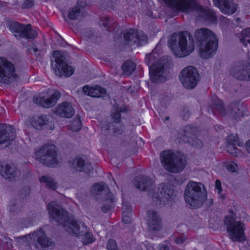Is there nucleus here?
<instances>
[{"label": "nucleus", "mask_w": 250, "mask_h": 250, "mask_svg": "<svg viewBox=\"0 0 250 250\" xmlns=\"http://www.w3.org/2000/svg\"><path fill=\"white\" fill-rule=\"evenodd\" d=\"M186 241V238L182 236H179L175 238V242L177 244H182Z\"/></svg>", "instance_id": "603ef678"}, {"label": "nucleus", "mask_w": 250, "mask_h": 250, "mask_svg": "<svg viewBox=\"0 0 250 250\" xmlns=\"http://www.w3.org/2000/svg\"><path fill=\"white\" fill-rule=\"evenodd\" d=\"M32 126L38 130H53L54 129V124L50 121L45 114L33 116L30 120Z\"/></svg>", "instance_id": "a211bd4d"}, {"label": "nucleus", "mask_w": 250, "mask_h": 250, "mask_svg": "<svg viewBox=\"0 0 250 250\" xmlns=\"http://www.w3.org/2000/svg\"><path fill=\"white\" fill-rule=\"evenodd\" d=\"M133 182L137 188L144 191H150L153 185L152 179L149 176L143 174H140L136 176Z\"/></svg>", "instance_id": "4be33fe9"}, {"label": "nucleus", "mask_w": 250, "mask_h": 250, "mask_svg": "<svg viewBox=\"0 0 250 250\" xmlns=\"http://www.w3.org/2000/svg\"><path fill=\"white\" fill-rule=\"evenodd\" d=\"M55 113L61 117L70 118L74 115L75 111L70 103L63 102L57 105Z\"/></svg>", "instance_id": "393cba45"}, {"label": "nucleus", "mask_w": 250, "mask_h": 250, "mask_svg": "<svg viewBox=\"0 0 250 250\" xmlns=\"http://www.w3.org/2000/svg\"><path fill=\"white\" fill-rule=\"evenodd\" d=\"M10 31L15 34V37L27 40H34L38 35V32L32 28L30 24H25L16 21L9 20L8 21Z\"/></svg>", "instance_id": "9d476101"}, {"label": "nucleus", "mask_w": 250, "mask_h": 250, "mask_svg": "<svg viewBox=\"0 0 250 250\" xmlns=\"http://www.w3.org/2000/svg\"><path fill=\"white\" fill-rule=\"evenodd\" d=\"M194 36L200 57L206 60L212 58L218 47V40L214 32L208 28H201L195 31Z\"/></svg>", "instance_id": "7ed1b4c3"}, {"label": "nucleus", "mask_w": 250, "mask_h": 250, "mask_svg": "<svg viewBox=\"0 0 250 250\" xmlns=\"http://www.w3.org/2000/svg\"><path fill=\"white\" fill-rule=\"evenodd\" d=\"M237 219V216H231V215H226L225 217L224 223V224L227 227H229L231 225H234L236 224V220Z\"/></svg>", "instance_id": "a19ab883"}, {"label": "nucleus", "mask_w": 250, "mask_h": 250, "mask_svg": "<svg viewBox=\"0 0 250 250\" xmlns=\"http://www.w3.org/2000/svg\"><path fill=\"white\" fill-rule=\"evenodd\" d=\"M76 161L78 171L84 172L87 174L91 172V170L93 169L91 165L90 164H86L85 160L82 157H79L72 160H70L68 161V163L73 165Z\"/></svg>", "instance_id": "cd10ccee"}, {"label": "nucleus", "mask_w": 250, "mask_h": 250, "mask_svg": "<svg viewBox=\"0 0 250 250\" xmlns=\"http://www.w3.org/2000/svg\"><path fill=\"white\" fill-rule=\"evenodd\" d=\"M185 227L186 229L187 228L186 225H185L184 224L180 225L178 227Z\"/></svg>", "instance_id": "0e129e2a"}, {"label": "nucleus", "mask_w": 250, "mask_h": 250, "mask_svg": "<svg viewBox=\"0 0 250 250\" xmlns=\"http://www.w3.org/2000/svg\"><path fill=\"white\" fill-rule=\"evenodd\" d=\"M159 250H169V248L168 246L165 244H160L158 246Z\"/></svg>", "instance_id": "6e6d98bb"}, {"label": "nucleus", "mask_w": 250, "mask_h": 250, "mask_svg": "<svg viewBox=\"0 0 250 250\" xmlns=\"http://www.w3.org/2000/svg\"><path fill=\"white\" fill-rule=\"evenodd\" d=\"M8 241H9V242L7 241L6 243L3 244V245H7V250H10L13 248V245H12V243H11V239L10 238H8Z\"/></svg>", "instance_id": "4d7b16f0"}, {"label": "nucleus", "mask_w": 250, "mask_h": 250, "mask_svg": "<svg viewBox=\"0 0 250 250\" xmlns=\"http://www.w3.org/2000/svg\"><path fill=\"white\" fill-rule=\"evenodd\" d=\"M114 195L110 191L109 188H107L106 194L105 195L104 200L106 202H108V204H105L101 207V210L104 213H108L115 207Z\"/></svg>", "instance_id": "7c9ffc66"}, {"label": "nucleus", "mask_w": 250, "mask_h": 250, "mask_svg": "<svg viewBox=\"0 0 250 250\" xmlns=\"http://www.w3.org/2000/svg\"><path fill=\"white\" fill-rule=\"evenodd\" d=\"M113 109L112 111H115L116 110H119L120 107H119V104L116 102H115L113 105Z\"/></svg>", "instance_id": "052dcab7"}, {"label": "nucleus", "mask_w": 250, "mask_h": 250, "mask_svg": "<svg viewBox=\"0 0 250 250\" xmlns=\"http://www.w3.org/2000/svg\"><path fill=\"white\" fill-rule=\"evenodd\" d=\"M240 103L238 102H233L229 104L228 107L227 113L228 115L236 120L240 117H243L244 114L239 108Z\"/></svg>", "instance_id": "c756f323"}, {"label": "nucleus", "mask_w": 250, "mask_h": 250, "mask_svg": "<svg viewBox=\"0 0 250 250\" xmlns=\"http://www.w3.org/2000/svg\"><path fill=\"white\" fill-rule=\"evenodd\" d=\"M16 134L13 125L0 123V146L13 141L16 137Z\"/></svg>", "instance_id": "aec40b11"}, {"label": "nucleus", "mask_w": 250, "mask_h": 250, "mask_svg": "<svg viewBox=\"0 0 250 250\" xmlns=\"http://www.w3.org/2000/svg\"><path fill=\"white\" fill-rule=\"evenodd\" d=\"M86 1L84 0H78L77 2V6L76 7H78L79 8H84L86 6Z\"/></svg>", "instance_id": "3c124183"}, {"label": "nucleus", "mask_w": 250, "mask_h": 250, "mask_svg": "<svg viewBox=\"0 0 250 250\" xmlns=\"http://www.w3.org/2000/svg\"><path fill=\"white\" fill-rule=\"evenodd\" d=\"M46 209L51 219L64 227L66 223H68L70 226L68 227L70 234L77 237L82 236V241L84 245H88L95 241L91 232L87 231L83 234L80 231V226L78 221L74 218H70L68 211L56 202L53 201L49 202Z\"/></svg>", "instance_id": "f257e3e1"}, {"label": "nucleus", "mask_w": 250, "mask_h": 250, "mask_svg": "<svg viewBox=\"0 0 250 250\" xmlns=\"http://www.w3.org/2000/svg\"><path fill=\"white\" fill-rule=\"evenodd\" d=\"M81 13V9L78 7L70 8L68 11V17L71 20L78 19Z\"/></svg>", "instance_id": "ea45409f"}, {"label": "nucleus", "mask_w": 250, "mask_h": 250, "mask_svg": "<svg viewBox=\"0 0 250 250\" xmlns=\"http://www.w3.org/2000/svg\"><path fill=\"white\" fill-rule=\"evenodd\" d=\"M221 127H222V126H221L220 127H219V128L221 129Z\"/></svg>", "instance_id": "774afa93"}, {"label": "nucleus", "mask_w": 250, "mask_h": 250, "mask_svg": "<svg viewBox=\"0 0 250 250\" xmlns=\"http://www.w3.org/2000/svg\"><path fill=\"white\" fill-rule=\"evenodd\" d=\"M157 202L164 205L172 204L177 200V192L174 189L173 185L162 183L159 185L158 192L153 197Z\"/></svg>", "instance_id": "ddd939ff"}, {"label": "nucleus", "mask_w": 250, "mask_h": 250, "mask_svg": "<svg viewBox=\"0 0 250 250\" xmlns=\"http://www.w3.org/2000/svg\"><path fill=\"white\" fill-rule=\"evenodd\" d=\"M44 1H47L48 0H43Z\"/></svg>", "instance_id": "338daca9"}, {"label": "nucleus", "mask_w": 250, "mask_h": 250, "mask_svg": "<svg viewBox=\"0 0 250 250\" xmlns=\"http://www.w3.org/2000/svg\"><path fill=\"white\" fill-rule=\"evenodd\" d=\"M215 189L217 190V193L220 194L222 192V185H221V182L220 180L217 179L215 181Z\"/></svg>", "instance_id": "de8ad7c7"}, {"label": "nucleus", "mask_w": 250, "mask_h": 250, "mask_svg": "<svg viewBox=\"0 0 250 250\" xmlns=\"http://www.w3.org/2000/svg\"><path fill=\"white\" fill-rule=\"evenodd\" d=\"M105 188V184L104 182H101L99 183H94L91 188V190L92 192H96L95 198L96 200L99 199V197H98L99 195L101 194V192H103Z\"/></svg>", "instance_id": "c9c22d12"}, {"label": "nucleus", "mask_w": 250, "mask_h": 250, "mask_svg": "<svg viewBox=\"0 0 250 250\" xmlns=\"http://www.w3.org/2000/svg\"><path fill=\"white\" fill-rule=\"evenodd\" d=\"M34 0H24L21 4L22 9H30L34 6Z\"/></svg>", "instance_id": "c03bdc74"}, {"label": "nucleus", "mask_w": 250, "mask_h": 250, "mask_svg": "<svg viewBox=\"0 0 250 250\" xmlns=\"http://www.w3.org/2000/svg\"><path fill=\"white\" fill-rule=\"evenodd\" d=\"M157 58L152 53L147 54L146 61L149 66V78L153 83H159L166 81L163 76L165 70V63L160 60H156Z\"/></svg>", "instance_id": "0eeeda50"}, {"label": "nucleus", "mask_w": 250, "mask_h": 250, "mask_svg": "<svg viewBox=\"0 0 250 250\" xmlns=\"http://www.w3.org/2000/svg\"><path fill=\"white\" fill-rule=\"evenodd\" d=\"M228 211H229V213L230 214L229 215L237 216L235 212H234V211L233 210V209H232V208L229 209Z\"/></svg>", "instance_id": "680f3d73"}, {"label": "nucleus", "mask_w": 250, "mask_h": 250, "mask_svg": "<svg viewBox=\"0 0 250 250\" xmlns=\"http://www.w3.org/2000/svg\"><path fill=\"white\" fill-rule=\"evenodd\" d=\"M111 117L114 122L116 124H119L121 122L122 115L119 110H116L112 111Z\"/></svg>", "instance_id": "79ce46f5"}, {"label": "nucleus", "mask_w": 250, "mask_h": 250, "mask_svg": "<svg viewBox=\"0 0 250 250\" xmlns=\"http://www.w3.org/2000/svg\"><path fill=\"white\" fill-rule=\"evenodd\" d=\"M21 193L22 194H23L25 197H27V196H29L31 192V189L30 188L27 186H24L21 189Z\"/></svg>", "instance_id": "09e8293b"}, {"label": "nucleus", "mask_w": 250, "mask_h": 250, "mask_svg": "<svg viewBox=\"0 0 250 250\" xmlns=\"http://www.w3.org/2000/svg\"><path fill=\"white\" fill-rule=\"evenodd\" d=\"M148 217L147 225L150 231H156L160 230L162 228V219L158 215L156 211L149 209L147 213Z\"/></svg>", "instance_id": "5701e85b"}, {"label": "nucleus", "mask_w": 250, "mask_h": 250, "mask_svg": "<svg viewBox=\"0 0 250 250\" xmlns=\"http://www.w3.org/2000/svg\"><path fill=\"white\" fill-rule=\"evenodd\" d=\"M214 5L224 14H232L237 10V5L233 0H212Z\"/></svg>", "instance_id": "b1692460"}, {"label": "nucleus", "mask_w": 250, "mask_h": 250, "mask_svg": "<svg viewBox=\"0 0 250 250\" xmlns=\"http://www.w3.org/2000/svg\"><path fill=\"white\" fill-rule=\"evenodd\" d=\"M199 74L196 68L188 66L184 68L179 74V80L183 86L187 89L194 88L198 83Z\"/></svg>", "instance_id": "4468645a"}, {"label": "nucleus", "mask_w": 250, "mask_h": 250, "mask_svg": "<svg viewBox=\"0 0 250 250\" xmlns=\"http://www.w3.org/2000/svg\"><path fill=\"white\" fill-rule=\"evenodd\" d=\"M202 192L200 185L190 181L187 185L184 192V199L187 204L193 208H197L202 205Z\"/></svg>", "instance_id": "6e6552de"}, {"label": "nucleus", "mask_w": 250, "mask_h": 250, "mask_svg": "<svg viewBox=\"0 0 250 250\" xmlns=\"http://www.w3.org/2000/svg\"><path fill=\"white\" fill-rule=\"evenodd\" d=\"M227 151L228 153L235 157H238L241 155L242 151L236 147V145L239 146H242V144L239 141L237 134H230L227 137Z\"/></svg>", "instance_id": "412c9836"}, {"label": "nucleus", "mask_w": 250, "mask_h": 250, "mask_svg": "<svg viewBox=\"0 0 250 250\" xmlns=\"http://www.w3.org/2000/svg\"><path fill=\"white\" fill-rule=\"evenodd\" d=\"M83 90L84 94L94 98H100L106 92L105 88L99 85L90 87L86 85L83 86Z\"/></svg>", "instance_id": "c85d7f7f"}, {"label": "nucleus", "mask_w": 250, "mask_h": 250, "mask_svg": "<svg viewBox=\"0 0 250 250\" xmlns=\"http://www.w3.org/2000/svg\"><path fill=\"white\" fill-rule=\"evenodd\" d=\"M121 68L124 74L126 76H130L135 70L136 64L131 60H128L124 62Z\"/></svg>", "instance_id": "473e14b6"}, {"label": "nucleus", "mask_w": 250, "mask_h": 250, "mask_svg": "<svg viewBox=\"0 0 250 250\" xmlns=\"http://www.w3.org/2000/svg\"><path fill=\"white\" fill-rule=\"evenodd\" d=\"M169 120V117L167 116L165 118V121H168Z\"/></svg>", "instance_id": "e2e57ef3"}, {"label": "nucleus", "mask_w": 250, "mask_h": 250, "mask_svg": "<svg viewBox=\"0 0 250 250\" xmlns=\"http://www.w3.org/2000/svg\"><path fill=\"white\" fill-rule=\"evenodd\" d=\"M9 211L10 212H15L18 210H20L21 208L23 207V205L20 206V208H19V205L16 201L11 202V204L9 205Z\"/></svg>", "instance_id": "a18cd8bd"}, {"label": "nucleus", "mask_w": 250, "mask_h": 250, "mask_svg": "<svg viewBox=\"0 0 250 250\" xmlns=\"http://www.w3.org/2000/svg\"><path fill=\"white\" fill-rule=\"evenodd\" d=\"M167 44L174 55L178 58L188 56L195 47L194 38L188 31L179 32L178 41L175 36L172 35L168 40Z\"/></svg>", "instance_id": "20e7f679"}, {"label": "nucleus", "mask_w": 250, "mask_h": 250, "mask_svg": "<svg viewBox=\"0 0 250 250\" xmlns=\"http://www.w3.org/2000/svg\"><path fill=\"white\" fill-rule=\"evenodd\" d=\"M40 183H43L46 184L47 188L55 190L57 188V183L55 182L54 179L48 176H42L39 179Z\"/></svg>", "instance_id": "f704fd0d"}, {"label": "nucleus", "mask_w": 250, "mask_h": 250, "mask_svg": "<svg viewBox=\"0 0 250 250\" xmlns=\"http://www.w3.org/2000/svg\"><path fill=\"white\" fill-rule=\"evenodd\" d=\"M198 128L192 125H188L182 126L178 131V134L182 141L193 147L199 149L203 146L202 141L198 138Z\"/></svg>", "instance_id": "1a4fd4ad"}, {"label": "nucleus", "mask_w": 250, "mask_h": 250, "mask_svg": "<svg viewBox=\"0 0 250 250\" xmlns=\"http://www.w3.org/2000/svg\"><path fill=\"white\" fill-rule=\"evenodd\" d=\"M134 33L135 29L134 28H129L122 32L124 40L126 43H129L131 41H133Z\"/></svg>", "instance_id": "e433bc0d"}, {"label": "nucleus", "mask_w": 250, "mask_h": 250, "mask_svg": "<svg viewBox=\"0 0 250 250\" xmlns=\"http://www.w3.org/2000/svg\"><path fill=\"white\" fill-rule=\"evenodd\" d=\"M122 221L125 224H129L131 222L132 208L128 203L123 201Z\"/></svg>", "instance_id": "2f4dec72"}, {"label": "nucleus", "mask_w": 250, "mask_h": 250, "mask_svg": "<svg viewBox=\"0 0 250 250\" xmlns=\"http://www.w3.org/2000/svg\"><path fill=\"white\" fill-rule=\"evenodd\" d=\"M223 165L228 171L232 173L235 172L238 168L237 164L233 161H225L223 162Z\"/></svg>", "instance_id": "58836bf2"}, {"label": "nucleus", "mask_w": 250, "mask_h": 250, "mask_svg": "<svg viewBox=\"0 0 250 250\" xmlns=\"http://www.w3.org/2000/svg\"><path fill=\"white\" fill-rule=\"evenodd\" d=\"M7 4V2L0 0V11L4 10L6 8Z\"/></svg>", "instance_id": "5fc2aeb1"}, {"label": "nucleus", "mask_w": 250, "mask_h": 250, "mask_svg": "<svg viewBox=\"0 0 250 250\" xmlns=\"http://www.w3.org/2000/svg\"><path fill=\"white\" fill-rule=\"evenodd\" d=\"M52 56L55 62L54 70L59 76L69 77L74 74V68L68 64V60L62 51L54 50Z\"/></svg>", "instance_id": "9b49d317"}, {"label": "nucleus", "mask_w": 250, "mask_h": 250, "mask_svg": "<svg viewBox=\"0 0 250 250\" xmlns=\"http://www.w3.org/2000/svg\"><path fill=\"white\" fill-rule=\"evenodd\" d=\"M61 96V92L56 90L47 98L44 96L34 97L33 101L35 104L40 106L49 108L54 106L56 104Z\"/></svg>", "instance_id": "6ab92c4d"}, {"label": "nucleus", "mask_w": 250, "mask_h": 250, "mask_svg": "<svg viewBox=\"0 0 250 250\" xmlns=\"http://www.w3.org/2000/svg\"><path fill=\"white\" fill-rule=\"evenodd\" d=\"M236 21H237V22H239L240 21H241V19L240 18H237L236 19Z\"/></svg>", "instance_id": "69168bd1"}, {"label": "nucleus", "mask_w": 250, "mask_h": 250, "mask_svg": "<svg viewBox=\"0 0 250 250\" xmlns=\"http://www.w3.org/2000/svg\"><path fill=\"white\" fill-rule=\"evenodd\" d=\"M230 74L241 81H250V62L243 61L238 62L230 69Z\"/></svg>", "instance_id": "dca6fc26"}, {"label": "nucleus", "mask_w": 250, "mask_h": 250, "mask_svg": "<svg viewBox=\"0 0 250 250\" xmlns=\"http://www.w3.org/2000/svg\"><path fill=\"white\" fill-rule=\"evenodd\" d=\"M95 36V32L93 29L90 28L86 31V37L89 39H92Z\"/></svg>", "instance_id": "8fccbe9b"}, {"label": "nucleus", "mask_w": 250, "mask_h": 250, "mask_svg": "<svg viewBox=\"0 0 250 250\" xmlns=\"http://www.w3.org/2000/svg\"><path fill=\"white\" fill-rule=\"evenodd\" d=\"M101 26L105 28L107 31L110 28V19L107 16L101 17L100 19Z\"/></svg>", "instance_id": "37998d69"}, {"label": "nucleus", "mask_w": 250, "mask_h": 250, "mask_svg": "<svg viewBox=\"0 0 250 250\" xmlns=\"http://www.w3.org/2000/svg\"><path fill=\"white\" fill-rule=\"evenodd\" d=\"M19 172V170L16 166L11 167L9 164H6L4 167L0 163V175L9 181L15 180Z\"/></svg>", "instance_id": "a878e982"}, {"label": "nucleus", "mask_w": 250, "mask_h": 250, "mask_svg": "<svg viewBox=\"0 0 250 250\" xmlns=\"http://www.w3.org/2000/svg\"><path fill=\"white\" fill-rule=\"evenodd\" d=\"M35 156L36 159L47 167H54L59 164L56 146L53 144L42 146L35 151Z\"/></svg>", "instance_id": "423d86ee"}, {"label": "nucleus", "mask_w": 250, "mask_h": 250, "mask_svg": "<svg viewBox=\"0 0 250 250\" xmlns=\"http://www.w3.org/2000/svg\"><path fill=\"white\" fill-rule=\"evenodd\" d=\"M190 113L188 110L184 109L180 113V116L183 120L187 121L189 118Z\"/></svg>", "instance_id": "49530a36"}, {"label": "nucleus", "mask_w": 250, "mask_h": 250, "mask_svg": "<svg viewBox=\"0 0 250 250\" xmlns=\"http://www.w3.org/2000/svg\"><path fill=\"white\" fill-rule=\"evenodd\" d=\"M167 7L182 13H188L196 11L199 17L206 23L216 24L217 17L215 11L207 6H204L196 0H163Z\"/></svg>", "instance_id": "f03ea898"}, {"label": "nucleus", "mask_w": 250, "mask_h": 250, "mask_svg": "<svg viewBox=\"0 0 250 250\" xmlns=\"http://www.w3.org/2000/svg\"><path fill=\"white\" fill-rule=\"evenodd\" d=\"M119 111L121 113H126V112H127V111H128L127 107L126 106L124 105L120 107Z\"/></svg>", "instance_id": "13d9d810"}, {"label": "nucleus", "mask_w": 250, "mask_h": 250, "mask_svg": "<svg viewBox=\"0 0 250 250\" xmlns=\"http://www.w3.org/2000/svg\"><path fill=\"white\" fill-rule=\"evenodd\" d=\"M29 51H33V53L35 54L36 52L39 51V48L37 47L36 45L34 44H32L29 46L28 48Z\"/></svg>", "instance_id": "864d4df0"}, {"label": "nucleus", "mask_w": 250, "mask_h": 250, "mask_svg": "<svg viewBox=\"0 0 250 250\" xmlns=\"http://www.w3.org/2000/svg\"><path fill=\"white\" fill-rule=\"evenodd\" d=\"M160 159L164 168L172 173L182 172L187 165L184 154L179 151L164 150L160 154Z\"/></svg>", "instance_id": "39448f33"}, {"label": "nucleus", "mask_w": 250, "mask_h": 250, "mask_svg": "<svg viewBox=\"0 0 250 250\" xmlns=\"http://www.w3.org/2000/svg\"><path fill=\"white\" fill-rule=\"evenodd\" d=\"M212 105L211 106V110L213 115L216 113L225 117L226 115V110L224 106L223 101L218 96L214 95L211 98Z\"/></svg>", "instance_id": "bb28decb"}, {"label": "nucleus", "mask_w": 250, "mask_h": 250, "mask_svg": "<svg viewBox=\"0 0 250 250\" xmlns=\"http://www.w3.org/2000/svg\"><path fill=\"white\" fill-rule=\"evenodd\" d=\"M15 65L5 57H0V82L9 84L18 79Z\"/></svg>", "instance_id": "f8f14e48"}, {"label": "nucleus", "mask_w": 250, "mask_h": 250, "mask_svg": "<svg viewBox=\"0 0 250 250\" xmlns=\"http://www.w3.org/2000/svg\"><path fill=\"white\" fill-rule=\"evenodd\" d=\"M147 40V37L145 33L141 31L135 29V33L134 35L133 42L134 44L141 46Z\"/></svg>", "instance_id": "72a5a7b5"}, {"label": "nucleus", "mask_w": 250, "mask_h": 250, "mask_svg": "<svg viewBox=\"0 0 250 250\" xmlns=\"http://www.w3.org/2000/svg\"><path fill=\"white\" fill-rule=\"evenodd\" d=\"M82 126V123L79 117L75 118L71 121L68 125L70 130L73 131L78 132L81 130Z\"/></svg>", "instance_id": "4c0bfd02"}, {"label": "nucleus", "mask_w": 250, "mask_h": 250, "mask_svg": "<svg viewBox=\"0 0 250 250\" xmlns=\"http://www.w3.org/2000/svg\"><path fill=\"white\" fill-rule=\"evenodd\" d=\"M230 239L233 242H244L247 237L245 233V225L241 221H237L234 225L226 228Z\"/></svg>", "instance_id": "f3484780"}, {"label": "nucleus", "mask_w": 250, "mask_h": 250, "mask_svg": "<svg viewBox=\"0 0 250 250\" xmlns=\"http://www.w3.org/2000/svg\"><path fill=\"white\" fill-rule=\"evenodd\" d=\"M245 147L247 151L250 153V139L246 141L245 144Z\"/></svg>", "instance_id": "bf43d9fd"}, {"label": "nucleus", "mask_w": 250, "mask_h": 250, "mask_svg": "<svg viewBox=\"0 0 250 250\" xmlns=\"http://www.w3.org/2000/svg\"><path fill=\"white\" fill-rule=\"evenodd\" d=\"M21 239L23 241L36 240L37 243L42 249L55 246V243L47 236L42 228H40L33 232L21 237Z\"/></svg>", "instance_id": "2eb2a0df"}]
</instances>
